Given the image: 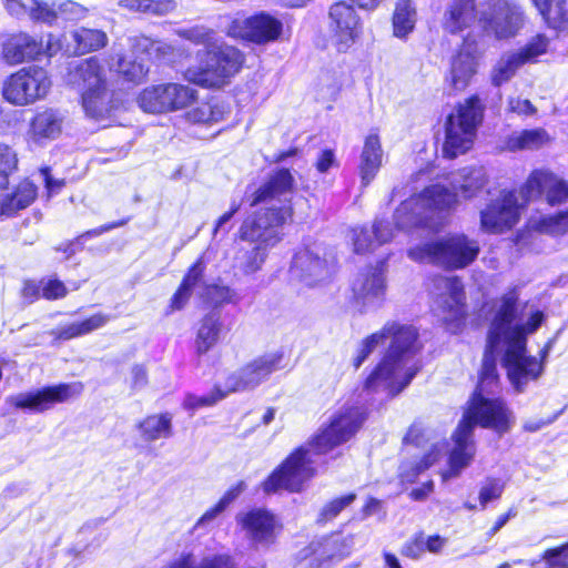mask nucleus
Instances as JSON below:
<instances>
[{"label":"nucleus","mask_w":568,"mask_h":568,"mask_svg":"<svg viewBox=\"0 0 568 568\" xmlns=\"http://www.w3.org/2000/svg\"><path fill=\"white\" fill-rule=\"evenodd\" d=\"M367 419L365 409L346 403L336 409L320 428L312 434L306 445L295 447L261 483L262 490L270 495L278 490L302 491L304 484L316 476L317 470L310 454L326 455L348 443Z\"/></svg>","instance_id":"obj_1"},{"label":"nucleus","mask_w":568,"mask_h":568,"mask_svg":"<svg viewBox=\"0 0 568 568\" xmlns=\"http://www.w3.org/2000/svg\"><path fill=\"white\" fill-rule=\"evenodd\" d=\"M458 174L460 183L454 190L435 183L402 201L394 213L396 226L405 231L435 230L439 225V220L457 207L459 196L466 201L471 200L478 196L489 182L487 173L480 166L462 168Z\"/></svg>","instance_id":"obj_2"},{"label":"nucleus","mask_w":568,"mask_h":568,"mask_svg":"<svg viewBox=\"0 0 568 568\" xmlns=\"http://www.w3.org/2000/svg\"><path fill=\"white\" fill-rule=\"evenodd\" d=\"M294 207L291 201L282 205L260 209L245 217L239 229V237L253 244L242 253L241 270L251 275L258 272L265 263L268 251L278 245L284 236L283 227L293 220Z\"/></svg>","instance_id":"obj_3"},{"label":"nucleus","mask_w":568,"mask_h":568,"mask_svg":"<svg viewBox=\"0 0 568 568\" xmlns=\"http://www.w3.org/2000/svg\"><path fill=\"white\" fill-rule=\"evenodd\" d=\"M485 111L486 105L477 93L455 104L443 124L442 154L445 159L454 160L473 149L484 123Z\"/></svg>","instance_id":"obj_4"},{"label":"nucleus","mask_w":568,"mask_h":568,"mask_svg":"<svg viewBox=\"0 0 568 568\" xmlns=\"http://www.w3.org/2000/svg\"><path fill=\"white\" fill-rule=\"evenodd\" d=\"M202 61V65H190L183 71L184 80L202 89L220 90L243 70L246 55L237 47L220 41L203 51Z\"/></svg>","instance_id":"obj_5"},{"label":"nucleus","mask_w":568,"mask_h":568,"mask_svg":"<svg viewBox=\"0 0 568 568\" xmlns=\"http://www.w3.org/2000/svg\"><path fill=\"white\" fill-rule=\"evenodd\" d=\"M480 247L475 240L463 233L428 241L409 252L416 261L427 260L446 271L463 270L477 258Z\"/></svg>","instance_id":"obj_6"},{"label":"nucleus","mask_w":568,"mask_h":568,"mask_svg":"<svg viewBox=\"0 0 568 568\" xmlns=\"http://www.w3.org/2000/svg\"><path fill=\"white\" fill-rule=\"evenodd\" d=\"M378 332L382 344L388 337L390 342L382 359L364 379L363 387L365 390H372L378 381L389 378L406 355L414 354L419 349L417 346L418 331L413 325L387 322Z\"/></svg>","instance_id":"obj_7"},{"label":"nucleus","mask_w":568,"mask_h":568,"mask_svg":"<svg viewBox=\"0 0 568 568\" xmlns=\"http://www.w3.org/2000/svg\"><path fill=\"white\" fill-rule=\"evenodd\" d=\"M63 50L62 40L49 32L43 36L26 30H14L2 36L0 43V58L8 65L32 63L43 59L50 60Z\"/></svg>","instance_id":"obj_8"},{"label":"nucleus","mask_w":568,"mask_h":568,"mask_svg":"<svg viewBox=\"0 0 568 568\" xmlns=\"http://www.w3.org/2000/svg\"><path fill=\"white\" fill-rule=\"evenodd\" d=\"M75 71L84 87L81 104L85 114L94 120L108 118L114 110V105L100 59L95 55L87 58L77 65Z\"/></svg>","instance_id":"obj_9"},{"label":"nucleus","mask_w":568,"mask_h":568,"mask_svg":"<svg viewBox=\"0 0 568 568\" xmlns=\"http://www.w3.org/2000/svg\"><path fill=\"white\" fill-rule=\"evenodd\" d=\"M474 434L476 426L503 436L510 432L515 417L508 403L500 396L468 398L458 422Z\"/></svg>","instance_id":"obj_10"},{"label":"nucleus","mask_w":568,"mask_h":568,"mask_svg":"<svg viewBox=\"0 0 568 568\" xmlns=\"http://www.w3.org/2000/svg\"><path fill=\"white\" fill-rule=\"evenodd\" d=\"M50 77L42 67L27 65L9 74L2 84L3 99L14 106H27L47 97Z\"/></svg>","instance_id":"obj_11"},{"label":"nucleus","mask_w":568,"mask_h":568,"mask_svg":"<svg viewBox=\"0 0 568 568\" xmlns=\"http://www.w3.org/2000/svg\"><path fill=\"white\" fill-rule=\"evenodd\" d=\"M516 189H501L496 199L490 200L479 213L480 230L487 234H505L519 223L524 201H518Z\"/></svg>","instance_id":"obj_12"},{"label":"nucleus","mask_w":568,"mask_h":568,"mask_svg":"<svg viewBox=\"0 0 568 568\" xmlns=\"http://www.w3.org/2000/svg\"><path fill=\"white\" fill-rule=\"evenodd\" d=\"M336 532L311 540L294 555L295 568H332L351 555L353 536L335 537Z\"/></svg>","instance_id":"obj_13"},{"label":"nucleus","mask_w":568,"mask_h":568,"mask_svg":"<svg viewBox=\"0 0 568 568\" xmlns=\"http://www.w3.org/2000/svg\"><path fill=\"white\" fill-rule=\"evenodd\" d=\"M524 205L544 199L554 207L568 202V181L545 168L534 169L518 189Z\"/></svg>","instance_id":"obj_14"},{"label":"nucleus","mask_w":568,"mask_h":568,"mask_svg":"<svg viewBox=\"0 0 568 568\" xmlns=\"http://www.w3.org/2000/svg\"><path fill=\"white\" fill-rule=\"evenodd\" d=\"M327 19L333 45L337 52L346 53L363 37L364 22L348 1L333 2L328 8Z\"/></svg>","instance_id":"obj_15"},{"label":"nucleus","mask_w":568,"mask_h":568,"mask_svg":"<svg viewBox=\"0 0 568 568\" xmlns=\"http://www.w3.org/2000/svg\"><path fill=\"white\" fill-rule=\"evenodd\" d=\"M282 32V21L265 11H261L246 18H233L227 24L225 34L244 43L263 45L277 41Z\"/></svg>","instance_id":"obj_16"},{"label":"nucleus","mask_w":568,"mask_h":568,"mask_svg":"<svg viewBox=\"0 0 568 568\" xmlns=\"http://www.w3.org/2000/svg\"><path fill=\"white\" fill-rule=\"evenodd\" d=\"M84 389L81 382L59 383L47 385L30 392L20 393L10 398V404L16 409L30 413H43L52 409L58 404H63L79 397Z\"/></svg>","instance_id":"obj_17"},{"label":"nucleus","mask_w":568,"mask_h":568,"mask_svg":"<svg viewBox=\"0 0 568 568\" xmlns=\"http://www.w3.org/2000/svg\"><path fill=\"white\" fill-rule=\"evenodd\" d=\"M507 347L503 356V366L506 368L507 377L517 392H523L525 386L537 379L542 371V359L526 355L527 344H518L507 341ZM549 342L540 351L541 358L547 355Z\"/></svg>","instance_id":"obj_18"},{"label":"nucleus","mask_w":568,"mask_h":568,"mask_svg":"<svg viewBox=\"0 0 568 568\" xmlns=\"http://www.w3.org/2000/svg\"><path fill=\"white\" fill-rule=\"evenodd\" d=\"M283 352L264 353L242 365L229 376V392H244L254 389L266 382L271 375L284 368Z\"/></svg>","instance_id":"obj_19"},{"label":"nucleus","mask_w":568,"mask_h":568,"mask_svg":"<svg viewBox=\"0 0 568 568\" xmlns=\"http://www.w3.org/2000/svg\"><path fill=\"white\" fill-rule=\"evenodd\" d=\"M236 523L255 545L272 546L283 531V524L277 516L263 507L239 514Z\"/></svg>","instance_id":"obj_20"},{"label":"nucleus","mask_w":568,"mask_h":568,"mask_svg":"<svg viewBox=\"0 0 568 568\" xmlns=\"http://www.w3.org/2000/svg\"><path fill=\"white\" fill-rule=\"evenodd\" d=\"M481 55L478 41L469 36L464 37L449 68V84L455 91H463L469 85L477 73L478 60Z\"/></svg>","instance_id":"obj_21"},{"label":"nucleus","mask_w":568,"mask_h":568,"mask_svg":"<svg viewBox=\"0 0 568 568\" xmlns=\"http://www.w3.org/2000/svg\"><path fill=\"white\" fill-rule=\"evenodd\" d=\"M519 317V297L515 288L500 296V304L495 312L487 332L486 344L499 347L501 342L507 343V336Z\"/></svg>","instance_id":"obj_22"},{"label":"nucleus","mask_w":568,"mask_h":568,"mask_svg":"<svg viewBox=\"0 0 568 568\" xmlns=\"http://www.w3.org/2000/svg\"><path fill=\"white\" fill-rule=\"evenodd\" d=\"M65 116L60 109L40 106L29 120L27 134L36 144L57 140L63 132Z\"/></svg>","instance_id":"obj_23"},{"label":"nucleus","mask_w":568,"mask_h":568,"mask_svg":"<svg viewBox=\"0 0 568 568\" xmlns=\"http://www.w3.org/2000/svg\"><path fill=\"white\" fill-rule=\"evenodd\" d=\"M37 184L29 178L20 179L11 189L0 191V217H14L38 199Z\"/></svg>","instance_id":"obj_24"},{"label":"nucleus","mask_w":568,"mask_h":568,"mask_svg":"<svg viewBox=\"0 0 568 568\" xmlns=\"http://www.w3.org/2000/svg\"><path fill=\"white\" fill-rule=\"evenodd\" d=\"M452 440L454 447L449 452L448 467L443 473V479L457 477L464 468L470 465L476 452L473 433L459 423L452 433Z\"/></svg>","instance_id":"obj_25"},{"label":"nucleus","mask_w":568,"mask_h":568,"mask_svg":"<svg viewBox=\"0 0 568 568\" xmlns=\"http://www.w3.org/2000/svg\"><path fill=\"white\" fill-rule=\"evenodd\" d=\"M478 21L476 0H450L446 6L442 27L449 34H459Z\"/></svg>","instance_id":"obj_26"},{"label":"nucleus","mask_w":568,"mask_h":568,"mask_svg":"<svg viewBox=\"0 0 568 568\" xmlns=\"http://www.w3.org/2000/svg\"><path fill=\"white\" fill-rule=\"evenodd\" d=\"M294 183V176L290 169H277L263 184L246 196L247 204L248 206L254 207L261 203L277 199L288 192H292Z\"/></svg>","instance_id":"obj_27"},{"label":"nucleus","mask_w":568,"mask_h":568,"mask_svg":"<svg viewBox=\"0 0 568 568\" xmlns=\"http://www.w3.org/2000/svg\"><path fill=\"white\" fill-rule=\"evenodd\" d=\"M499 347L485 345L477 382L469 398L491 397L500 388V375L497 368L496 353Z\"/></svg>","instance_id":"obj_28"},{"label":"nucleus","mask_w":568,"mask_h":568,"mask_svg":"<svg viewBox=\"0 0 568 568\" xmlns=\"http://www.w3.org/2000/svg\"><path fill=\"white\" fill-rule=\"evenodd\" d=\"M224 323L220 312L211 311L204 314L195 329L193 342L194 353L201 357L215 348L224 332Z\"/></svg>","instance_id":"obj_29"},{"label":"nucleus","mask_w":568,"mask_h":568,"mask_svg":"<svg viewBox=\"0 0 568 568\" xmlns=\"http://www.w3.org/2000/svg\"><path fill=\"white\" fill-rule=\"evenodd\" d=\"M385 281L382 274L375 270L361 273L351 286L349 302L356 306H365L367 303L381 298L385 293Z\"/></svg>","instance_id":"obj_30"},{"label":"nucleus","mask_w":568,"mask_h":568,"mask_svg":"<svg viewBox=\"0 0 568 568\" xmlns=\"http://www.w3.org/2000/svg\"><path fill=\"white\" fill-rule=\"evenodd\" d=\"M383 161V149L377 132L369 133L364 141L361 154L359 175L362 184L368 185L378 173Z\"/></svg>","instance_id":"obj_31"},{"label":"nucleus","mask_w":568,"mask_h":568,"mask_svg":"<svg viewBox=\"0 0 568 568\" xmlns=\"http://www.w3.org/2000/svg\"><path fill=\"white\" fill-rule=\"evenodd\" d=\"M72 44L64 52L68 55L80 57L99 51L108 43V36L99 29L80 27L71 32Z\"/></svg>","instance_id":"obj_32"},{"label":"nucleus","mask_w":568,"mask_h":568,"mask_svg":"<svg viewBox=\"0 0 568 568\" xmlns=\"http://www.w3.org/2000/svg\"><path fill=\"white\" fill-rule=\"evenodd\" d=\"M136 428L144 442L170 438L173 435V415L170 412L146 415L136 424Z\"/></svg>","instance_id":"obj_33"},{"label":"nucleus","mask_w":568,"mask_h":568,"mask_svg":"<svg viewBox=\"0 0 568 568\" xmlns=\"http://www.w3.org/2000/svg\"><path fill=\"white\" fill-rule=\"evenodd\" d=\"M446 542L447 539L438 534L426 537L424 531L419 530L402 546L400 555L417 560L425 552L439 554Z\"/></svg>","instance_id":"obj_34"},{"label":"nucleus","mask_w":568,"mask_h":568,"mask_svg":"<svg viewBox=\"0 0 568 568\" xmlns=\"http://www.w3.org/2000/svg\"><path fill=\"white\" fill-rule=\"evenodd\" d=\"M417 9L413 0H398L392 14L393 34L405 39L415 29Z\"/></svg>","instance_id":"obj_35"},{"label":"nucleus","mask_w":568,"mask_h":568,"mask_svg":"<svg viewBox=\"0 0 568 568\" xmlns=\"http://www.w3.org/2000/svg\"><path fill=\"white\" fill-rule=\"evenodd\" d=\"M442 325L450 335L464 333L469 320L467 303H448L443 301L440 305Z\"/></svg>","instance_id":"obj_36"},{"label":"nucleus","mask_w":568,"mask_h":568,"mask_svg":"<svg viewBox=\"0 0 568 568\" xmlns=\"http://www.w3.org/2000/svg\"><path fill=\"white\" fill-rule=\"evenodd\" d=\"M548 27L564 29L568 26V0H532Z\"/></svg>","instance_id":"obj_37"},{"label":"nucleus","mask_w":568,"mask_h":568,"mask_svg":"<svg viewBox=\"0 0 568 568\" xmlns=\"http://www.w3.org/2000/svg\"><path fill=\"white\" fill-rule=\"evenodd\" d=\"M126 222H128V220H120V221L111 222L108 224H103V225L92 229V230H88V231L79 234L78 236H75L72 240H68L62 243H59L58 245H55L53 247V251L57 253H61L63 255L64 260H69L72 256H74L77 252H80L83 250V240L84 239L99 236L105 232L113 230V229L123 226L124 224H126Z\"/></svg>","instance_id":"obj_38"},{"label":"nucleus","mask_w":568,"mask_h":568,"mask_svg":"<svg viewBox=\"0 0 568 568\" xmlns=\"http://www.w3.org/2000/svg\"><path fill=\"white\" fill-rule=\"evenodd\" d=\"M166 83L152 85L142 90L139 94V105L149 113L170 112Z\"/></svg>","instance_id":"obj_39"},{"label":"nucleus","mask_w":568,"mask_h":568,"mask_svg":"<svg viewBox=\"0 0 568 568\" xmlns=\"http://www.w3.org/2000/svg\"><path fill=\"white\" fill-rule=\"evenodd\" d=\"M170 568H237L234 558L229 554H215L204 557L199 566H195L193 555L182 554Z\"/></svg>","instance_id":"obj_40"},{"label":"nucleus","mask_w":568,"mask_h":568,"mask_svg":"<svg viewBox=\"0 0 568 568\" xmlns=\"http://www.w3.org/2000/svg\"><path fill=\"white\" fill-rule=\"evenodd\" d=\"M524 16L518 8L506 7L500 18L494 22V33L497 39H509L517 34L523 26Z\"/></svg>","instance_id":"obj_41"},{"label":"nucleus","mask_w":568,"mask_h":568,"mask_svg":"<svg viewBox=\"0 0 568 568\" xmlns=\"http://www.w3.org/2000/svg\"><path fill=\"white\" fill-rule=\"evenodd\" d=\"M357 499L354 491L336 496L325 503L316 516V525L325 526L336 519L341 513Z\"/></svg>","instance_id":"obj_42"},{"label":"nucleus","mask_w":568,"mask_h":568,"mask_svg":"<svg viewBox=\"0 0 568 568\" xmlns=\"http://www.w3.org/2000/svg\"><path fill=\"white\" fill-rule=\"evenodd\" d=\"M538 233L552 236L568 234V207L552 214L540 216L532 227Z\"/></svg>","instance_id":"obj_43"},{"label":"nucleus","mask_w":568,"mask_h":568,"mask_svg":"<svg viewBox=\"0 0 568 568\" xmlns=\"http://www.w3.org/2000/svg\"><path fill=\"white\" fill-rule=\"evenodd\" d=\"M549 142V135L542 128L525 129L509 139V148L516 150L539 149Z\"/></svg>","instance_id":"obj_44"},{"label":"nucleus","mask_w":568,"mask_h":568,"mask_svg":"<svg viewBox=\"0 0 568 568\" xmlns=\"http://www.w3.org/2000/svg\"><path fill=\"white\" fill-rule=\"evenodd\" d=\"M187 118L193 123H215L225 118V110L219 103L202 101L187 112Z\"/></svg>","instance_id":"obj_45"},{"label":"nucleus","mask_w":568,"mask_h":568,"mask_svg":"<svg viewBox=\"0 0 568 568\" xmlns=\"http://www.w3.org/2000/svg\"><path fill=\"white\" fill-rule=\"evenodd\" d=\"M170 112L187 108L197 99L196 90L175 82L166 83Z\"/></svg>","instance_id":"obj_46"},{"label":"nucleus","mask_w":568,"mask_h":568,"mask_svg":"<svg viewBox=\"0 0 568 568\" xmlns=\"http://www.w3.org/2000/svg\"><path fill=\"white\" fill-rule=\"evenodd\" d=\"M19 169L17 152L7 143L0 142V191L7 190L10 178Z\"/></svg>","instance_id":"obj_47"},{"label":"nucleus","mask_w":568,"mask_h":568,"mask_svg":"<svg viewBox=\"0 0 568 568\" xmlns=\"http://www.w3.org/2000/svg\"><path fill=\"white\" fill-rule=\"evenodd\" d=\"M545 313L536 310L530 313L525 324H516L509 332L507 341L516 342L518 344H527V336L535 333L545 322Z\"/></svg>","instance_id":"obj_48"},{"label":"nucleus","mask_w":568,"mask_h":568,"mask_svg":"<svg viewBox=\"0 0 568 568\" xmlns=\"http://www.w3.org/2000/svg\"><path fill=\"white\" fill-rule=\"evenodd\" d=\"M437 459L438 456L436 450H428L418 462L407 464L403 467L399 474L400 481L405 484H414L424 471L429 469L437 462Z\"/></svg>","instance_id":"obj_49"},{"label":"nucleus","mask_w":568,"mask_h":568,"mask_svg":"<svg viewBox=\"0 0 568 568\" xmlns=\"http://www.w3.org/2000/svg\"><path fill=\"white\" fill-rule=\"evenodd\" d=\"M180 36L194 45H202L204 48L203 51H209V49L213 48V45L219 42L213 29L200 26L184 29L180 32Z\"/></svg>","instance_id":"obj_50"},{"label":"nucleus","mask_w":568,"mask_h":568,"mask_svg":"<svg viewBox=\"0 0 568 568\" xmlns=\"http://www.w3.org/2000/svg\"><path fill=\"white\" fill-rule=\"evenodd\" d=\"M229 390H223L220 386H214L212 392L207 395L196 396L193 394H187L184 400V408L190 410H195L202 407H211L214 406L217 402L223 399Z\"/></svg>","instance_id":"obj_51"},{"label":"nucleus","mask_w":568,"mask_h":568,"mask_svg":"<svg viewBox=\"0 0 568 568\" xmlns=\"http://www.w3.org/2000/svg\"><path fill=\"white\" fill-rule=\"evenodd\" d=\"M521 65L520 59H518L515 53L509 55L505 61L498 62L490 75L491 83L495 87H500L503 83L507 82L516 72V70Z\"/></svg>","instance_id":"obj_52"},{"label":"nucleus","mask_w":568,"mask_h":568,"mask_svg":"<svg viewBox=\"0 0 568 568\" xmlns=\"http://www.w3.org/2000/svg\"><path fill=\"white\" fill-rule=\"evenodd\" d=\"M548 47V40L542 34H537L532 38L519 52L515 55L520 59V63L532 62L537 57L546 53Z\"/></svg>","instance_id":"obj_53"},{"label":"nucleus","mask_w":568,"mask_h":568,"mask_svg":"<svg viewBox=\"0 0 568 568\" xmlns=\"http://www.w3.org/2000/svg\"><path fill=\"white\" fill-rule=\"evenodd\" d=\"M544 568H568V550L564 544L546 548L540 554Z\"/></svg>","instance_id":"obj_54"},{"label":"nucleus","mask_w":568,"mask_h":568,"mask_svg":"<svg viewBox=\"0 0 568 568\" xmlns=\"http://www.w3.org/2000/svg\"><path fill=\"white\" fill-rule=\"evenodd\" d=\"M42 298L45 301H57L67 297L69 290L64 282L55 276L40 280Z\"/></svg>","instance_id":"obj_55"},{"label":"nucleus","mask_w":568,"mask_h":568,"mask_svg":"<svg viewBox=\"0 0 568 568\" xmlns=\"http://www.w3.org/2000/svg\"><path fill=\"white\" fill-rule=\"evenodd\" d=\"M29 17L34 22H42L52 26L58 20V11L44 1L33 0L29 10Z\"/></svg>","instance_id":"obj_56"},{"label":"nucleus","mask_w":568,"mask_h":568,"mask_svg":"<svg viewBox=\"0 0 568 568\" xmlns=\"http://www.w3.org/2000/svg\"><path fill=\"white\" fill-rule=\"evenodd\" d=\"M204 272L205 262L201 255L189 266L180 284L186 286L193 292L194 287H196L203 281Z\"/></svg>","instance_id":"obj_57"},{"label":"nucleus","mask_w":568,"mask_h":568,"mask_svg":"<svg viewBox=\"0 0 568 568\" xmlns=\"http://www.w3.org/2000/svg\"><path fill=\"white\" fill-rule=\"evenodd\" d=\"M382 344L379 332H374L363 338L361 346L357 351L353 359V366L355 369H358L362 364L366 361V358L371 355V353L375 349V347Z\"/></svg>","instance_id":"obj_58"},{"label":"nucleus","mask_w":568,"mask_h":568,"mask_svg":"<svg viewBox=\"0 0 568 568\" xmlns=\"http://www.w3.org/2000/svg\"><path fill=\"white\" fill-rule=\"evenodd\" d=\"M192 294L193 292L191 290L182 284H179L173 295L171 296L168 306L165 307V315H171L174 312L182 311L189 303Z\"/></svg>","instance_id":"obj_59"},{"label":"nucleus","mask_w":568,"mask_h":568,"mask_svg":"<svg viewBox=\"0 0 568 568\" xmlns=\"http://www.w3.org/2000/svg\"><path fill=\"white\" fill-rule=\"evenodd\" d=\"M504 491V485L500 484L497 479H489L479 491V503L483 509L486 508V505L491 500H497L501 497Z\"/></svg>","instance_id":"obj_60"},{"label":"nucleus","mask_w":568,"mask_h":568,"mask_svg":"<svg viewBox=\"0 0 568 568\" xmlns=\"http://www.w3.org/2000/svg\"><path fill=\"white\" fill-rule=\"evenodd\" d=\"M120 73L122 74L124 80L135 84L142 82L146 75V72L144 71L142 63L136 61H131L125 65H123V63L120 62Z\"/></svg>","instance_id":"obj_61"},{"label":"nucleus","mask_w":568,"mask_h":568,"mask_svg":"<svg viewBox=\"0 0 568 568\" xmlns=\"http://www.w3.org/2000/svg\"><path fill=\"white\" fill-rule=\"evenodd\" d=\"M20 297L28 304H32L42 298L40 281L27 278L22 282Z\"/></svg>","instance_id":"obj_62"},{"label":"nucleus","mask_w":568,"mask_h":568,"mask_svg":"<svg viewBox=\"0 0 568 568\" xmlns=\"http://www.w3.org/2000/svg\"><path fill=\"white\" fill-rule=\"evenodd\" d=\"M316 171L321 174L327 173L332 168H338L339 163L336 160L333 149H323L314 163Z\"/></svg>","instance_id":"obj_63"},{"label":"nucleus","mask_w":568,"mask_h":568,"mask_svg":"<svg viewBox=\"0 0 568 568\" xmlns=\"http://www.w3.org/2000/svg\"><path fill=\"white\" fill-rule=\"evenodd\" d=\"M448 303H467L465 286L458 276L447 278Z\"/></svg>","instance_id":"obj_64"}]
</instances>
